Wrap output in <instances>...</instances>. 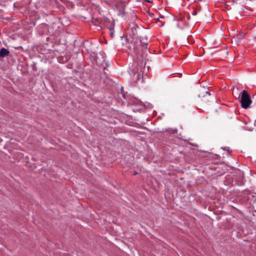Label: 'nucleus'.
<instances>
[{
	"label": "nucleus",
	"mask_w": 256,
	"mask_h": 256,
	"mask_svg": "<svg viewBox=\"0 0 256 256\" xmlns=\"http://www.w3.org/2000/svg\"><path fill=\"white\" fill-rule=\"evenodd\" d=\"M126 46L130 50V52L133 55L138 56V55L142 54V52H141L142 46L140 44H136L135 42L132 41L130 42L127 36L126 38Z\"/></svg>",
	"instance_id": "obj_1"
},
{
	"label": "nucleus",
	"mask_w": 256,
	"mask_h": 256,
	"mask_svg": "<svg viewBox=\"0 0 256 256\" xmlns=\"http://www.w3.org/2000/svg\"><path fill=\"white\" fill-rule=\"evenodd\" d=\"M239 96H240V102L242 107L244 109L248 108L252 101L248 92L246 90H244L240 94Z\"/></svg>",
	"instance_id": "obj_2"
},
{
	"label": "nucleus",
	"mask_w": 256,
	"mask_h": 256,
	"mask_svg": "<svg viewBox=\"0 0 256 256\" xmlns=\"http://www.w3.org/2000/svg\"><path fill=\"white\" fill-rule=\"evenodd\" d=\"M129 27L132 33V38L138 35V30L139 29V27L136 23L134 22H132L129 24Z\"/></svg>",
	"instance_id": "obj_3"
},
{
	"label": "nucleus",
	"mask_w": 256,
	"mask_h": 256,
	"mask_svg": "<svg viewBox=\"0 0 256 256\" xmlns=\"http://www.w3.org/2000/svg\"><path fill=\"white\" fill-rule=\"evenodd\" d=\"M228 54V52L227 49L225 48L217 52V56L221 60H224L226 58Z\"/></svg>",
	"instance_id": "obj_4"
},
{
	"label": "nucleus",
	"mask_w": 256,
	"mask_h": 256,
	"mask_svg": "<svg viewBox=\"0 0 256 256\" xmlns=\"http://www.w3.org/2000/svg\"><path fill=\"white\" fill-rule=\"evenodd\" d=\"M206 94H208L209 96H210V94L208 92L206 91L204 89H202V90H200L199 92L198 96L200 98V97L204 98V101L206 102L208 101V100H207L205 98Z\"/></svg>",
	"instance_id": "obj_5"
},
{
	"label": "nucleus",
	"mask_w": 256,
	"mask_h": 256,
	"mask_svg": "<svg viewBox=\"0 0 256 256\" xmlns=\"http://www.w3.org/2000/svg\"><path fill=\"white\" fill-rule=\"evenodd\" d=\"M10 54V51L5 48H2L0 50V58H4L8 56Z\"/></svg>",
	"instance_id": "obj_6"
},
{
	"label": "nucleus",
	"mask_w": 256,
	"mask_h": 256,
	"mask_svg": "<svg viewBox=\"0 0 256 256\" xmlns=\"http://www.w3.org/2000/svg\"><path fill=\"white\" fill-rule=\"evenodd\" d=\"M163 18H164V16H160L158 18V19L156 20V23H158V22L160 23V24H158V26L160 28L162 27L164 24L165 22L161 20V19H163Z\"/></svg>",
	"instance_id": "obj_7"
},
{
	"label": "nucleus",
	"mask_w": 256,
	"mask_h": 256,
	"mask_svg": "<svg viewBox=\"0 0 256 256\" xmlns=\"http://www.w3.org/2000/svg\"><path fill=\"white\" fill-rule=\"evenodd\" d=\"M236 38L238 40H242L244 38V36L243 33H240V34H238L236 36Z\"/></svg>",
	"instance_id": "obj_8"
},
{
	"label": "nucleus",
	"mask_w": 256,
	"mask_h": 256,
	"mask_svg": "<svg viewBox=\"0 0 256 256\" xmlns=\"http://www.w3.org/2000/svg\"><path fill=\"white\" fill-rule=\"evenodd\" d=\"M110 30L111 32L110 36L112 38L114 36V28H112L110 29Z\"/></svg>",
	"instance_id": "obj_9"
},
{
	"label": "nucleus",
	"mask_w": 256,
	"mask_h": 256,
	"mask_svg": "<svg viewBox=\"0 0 256 256\" xmlns=\"http://www.w3.org/2000/svg\"><path fill=\"white\" fill-rule=\"evenodd\" d=\"M148 45V43L144 42V45L142 46H144L145 48H146Z\"/></svg>",
	"instance_id": "obj_10"
},
{
	"label": "nucleus",
	"mask_w": 256,
	"mask_h": 256,
	"mask_svg": "<svg viewBox=\"0 0 256 256\" xmlns=\"http://www.w3.org/2000/svg\"><path fill=\"white\" fill-rule=\"evenodd\" d=\"M144 2H152L150 0H144Z\"/></svg>",
	"instance_id": "obj_11"
},
{
	"label": "nucleus",
	"mask_w": 256,
	"mask_h": 256,
	"mask_svg": "<svg viewBox=\"0 0 256 256\" xmlns=\"http://www.w3.org/2000/svg\"><path fill=\"white\" fill-rule=\"evenodd\" d=\"M236 0H232V2H236Z\"/></svg>",
	"instance_id": "obj_12"
},
{
	"label": "nucleus",
	"mask_w": 256,
	"mask_h": 256,
	"mask_svg": "<svg viewBox=\"0 0 256 256\" xmlns=\"http://www.w3.org/2000/svg\"><path fill=\"white\" fill-rule=\"evenodd\" d=\"M178 20H182V18H180Z\"/></svg>",
	"instance_id": "obj_13"
},
{
	"label": "nucleus",
	"mask_w": 256,
	"mask_h": 256,
	"mask_svg": "<svg viewBox=\"0 0 256 256\" xmlns=\"http://www.w3.org/2000/svg\"><path fill=\"white\" fill-rule=\"evenodd\" d=\"M196 14V12H194L193 13V14Z\"/></svg>",
	"instance_id": "obj_14"
},
{
	"label": "nucleus",
	"mask_w": 256,
	"mask_h": 256,
	"mask_svg": "<svg viewBox=\"0 0 256 256\" xmlns=\"http://www.w3.org/2000/svg\"><path fill=\"white\" fill-rule=\"evenodd\" d=\"M194 2H196V0H194Z\"/></svg>",
	"instance_id": "obj_15"
}]
</instances>
